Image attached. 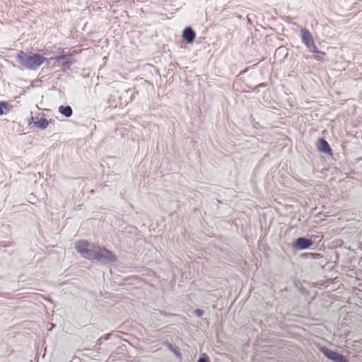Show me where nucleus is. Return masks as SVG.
Instances as JSON below:
<instances>
[{
  "instance_id": "f257e3e1",
  "label": "nucleus",
  "mask_w": 362,
  "mask_h": 362,
  "mask_svg": "<svg viewBox=\"0 0 362 362\" xmlns=\"http://www.w3.org/2000/svg\"><path fill=\"white\" fill-rule=\"evenodd\" d=\"M16 59L23 68L32 71L37 70L44 62L49 64L47 58L32 52L20 50L16 53Z\"/></svg>"
},
{
  "instance_id": "f03ea898",
  "label": "nucleus",
  "mask_w": 362,
  "mask_h": 362,
  "mask_svg": "<svg viewBox=\"0 0 362 362\" xmlns=\"http://www.w3.org/2000/svg\"><path fill=\"white\" fill-rule=\"evenodd\" d=\"M96 261L103 264H112L117 262V256L105 247L97 246Z\"/></svg>"
},
{
  "instance_id": "7ed1b4c3",
  "label": "nucleus",
  "mask_w": 362,
  "mask_h": 362,
  "mask_svg": "<svg viewBox=\"0 0 362 362\" xmlns=\"http://www.w3.org/2000/svg\"><path fill=\"white\" fill-rule=\"evenodd\" d=\"M48 59L49 62L54 60L56 62L60 64L62 66L66 69H69L71 66L75 63V59H74V52L65 54L64 51H62V54L54 57H50Z\"/></svg>"
},
{
  "instance_id": "20e7f679",
  "label": "nucleus",
  "mask_w": 362,
  "mask_h": 362,
  "mask_svg": "<svg viewBox=\"0 0 362 362\" xmlns=\"http://www.w3.org/2000/svg\"><path fill=\"white\" fill-rule=\"evenodd\" d=\"M320 351L329 360L333 362H348L345 356L329 349L325 346L320 347Z\"/></svg>"
},
{
  "instance_id": "39448f33",
  "label": "nucleus",
  "mask_w": 362,
  "mask_h": 362,
  "mask_svg": "<svg viewBox=\"0 0 362 362\" xmlns=\"http://www.w3.org/2000/svg\"><path fill=\"white\" fill-rule=\"evenodd\" d=\"M313 243V241L310 238L299 237L294 240L293 246L296 250H303L310 248Z\"/></svg>"
},
{
  "instance_id": "423d86ee",
  "label": "nucleus",
  "mask_w": 362,
  "mask_h": 362,
  "mask_svg": "<svg viewBox=\"0 0 362 362\" xmlns=\"http://www.w3.org/2000/svg\"><path fill=\"white\" fill-rule=\"evenodd\" d=\"M300 32L301 40L303 43L305 45V47L308 48L310 46H313L315 42L311 33L305 28H301Z\"/></svg>"
},
{
  "instance_id": "0eeeda50",
  "label": "nucleus",
  "mask_w": 362,
  "mask_h": 362,
  "mask_svg": "<svg viewBox=\"0 0 362 362\" xmlns=\"http://www.w3.org/2000/svg\"><path fill=\"white\" fill-rule=\"evenodd\" d=\"M317 148L318 151L321 153L332 155V150L330 148L328 142L323 138H320L317 141Z\"/></svg>"
},
{
  "instance_id": "6e6552de",
  "label": "nucleus",
  "mask_w": 362,
  "mask_h": 362,
  "mask_svg": "<svg viewBox=\"0 0 362 362\" xmlns=\"http://www.w3.org/2000/svg\"><path fill=\"white\" fill-rule=\"evenodd\" d=\"M182 38L187 44L192 43L196 37V33L191 27H186L182 32Z\"/></svg>"
},
{
  "instance_id": "1a4fd4ad",
  "label": "nucleus",
  "mask_w": 362,
  "mask_h": 362,
  "mask_svg": "<svg viewBox=\"0 0 362 362\" xmlns=\"http://www.w3.org/2000/svg\"><path fill=\"white\" fill-rule=\"evenodd\" d=\"M96 253H97V247L93 246L92 248L88 247L87 250L84 251L82 254V256L89 260H96Z\"/></svg>"
},
{
  "instance_id": "9d476101",
  "label": "nucleus",
  "mask_w": 362,
  "mask_h": 362,
  "mask_svg": "<svg viewBox=\"0 0 362 362\" xmlns=\"http://www.w3.org/2000/svg\"><path fill=\"white\" fill-rule=\"evenodd\" d=\"M89 247V243L86 240H80L76 243L75 248L81 255Z\"/></svg>"
},
{
  "instance_id": "9b49d317",
  "label": "nucleus",
  "mask_w": 362,
  "mask_h": 362,
  "mask_svg": "<svg viewBox=\"0 0 362 362\" xmlns=\"http://www.w3.org/2000/svg\"><path fill=\"white\" fill-rule=\"evenodd\" d=\"M59 112L66 117H70L73 114V110L69 105H60Z\"/></svg>"
},
{
  "instance_id": "f8f14e48",
  "label": "nucleus",
  "mask_w": 362,
  "mask_h": 362,
  "mask_svg": "<svg viewBox=\"0 0 362 362\" xmlns=\"http://www.w3.org/2000/svg\"><path fill=\"white\" fill-rule=\"evenodd\" d=\"M35 126L37 127L40 129H45L48 124V120L45 117H41L37 121L34 122Z\"/></svg>"
},
{
  "instance_id": "ddd939ff",
  "label": "nucleus",
  "mask_w": 362,
  "mask_h": 362,
  "mask_svg": "<svg viewBox=\"0 0 362 362\" xmlns=\"http://www.w3.org/2000/svg\"><path fill=\"white\" fill-rule=\"evenodd\" d=\"M320 255L318 253L305 252L301 255L303 258L317 259Z\"/></svg>"
},
{
  "instance_id": "4468645a",
  "label": "nucleus",
  "mask_w": 362,
  "mask_h": 362,
  "mask_svg": "<svg viewBox=\"0 0 362 362\" xmlns=\"http://www.w3.org/2000/svg\"><path fill=\"white\" fill-rule=\"evenodd\" d=\"M8 107V103L6 101H1L0 102V115H2L4 114V109L7 108Z\"/></svg>"
},
{
  "instance_id": "2eb2a0df",
  "label": "nucleus",
  "mask_w": 362,
  "mask_h": 362,
  "mask_svg": "<svg viewBox=\"0 0 362 362\" xmlns=\"http://www.w3.org/2000/svg\"><path fill=\"white\" fill-rule=\"evenodd\" d=\"M325 55V53L324 52L319 50V52L315 54V59L317 61H322Z\"/></svg>"
},
{
  "instance_id": "dca6fc26",
  "label": "nucleus",
  "mask_w": 362,
  "mask_h": 362,
  "mask_svg": "<svg viewBox=\"0 0 362 362\" xmlns=\"http://www.w3.org/2000/svg\"><path fill=\"white\" fill-rule=\"evenodd\" d=\"M168 347L171 351H173L177 356L180 355L179 350L177 348L173 347L170 343H168Z\"/></svg>"
},
{
  "instance_id": "f3484780",
  "label": "nucleus",
  "mask_w": 362,
  "mask_h": 362,
  "mask_svg": "<svg viewBox=\"0 0 362 362\" xmlns=\"http://www.w3.org/2000/svg\"><path fill=\"white\" fill-rule=\"evenodd\" d=\"M13 245V242H5V241L0 242V246L3 247H8Z\"/></svg>"
},
{
  "instance_id": "a211bd4d",
  "label": "nucleus",
  "mask_w": 362,
  "mask_h": 362,
  "mask_svg": "<svg viewBox=\"0 0 362 362\" xmlns=\"http://www.w3.org/2000/svg\"><path fill=\"white\" fill-rule=\"evenodd\" d=\"M308 49L310 52H313L315 54H317V52H319V49H317L315 43L313 45V46H310Z\"/></svg>"
},
{
  "instance_id": "6ab92c4d",
  "label": "nucleus",
  "mask_w": 362,
  "mask_h": 362,
  "mask_svg": "<svg viewBox=\"0 0 362 362\" xmlns=\"http://www.w3.org/2000/svg\"><path fill=\"white\" fill-rule=\"evenodd\" d=\"M194 313L197 317H200L204 314V312L203 310L197 308L194 310Z\"/></svg>"
},
{
  "instance_id": "aec40b11",
  "label": "nucleus",
  "mask_w": 362,
  "mask_h": 362,
  "mask_svg": "<svg viewBox=\"0 0 362 362\" xmlns=\"http://www.w3.org/2000/svg\"><path fill=\"white\" fill-rule=\"evenodd\" d=\"M197 362H210L208 359V358H204V357H200Z\"/></svg>"
},
{
  "instance_id": "412c9836",
  "label": "nucleus",
  "mask_w": 362,
  "mask_h": 362,
  "mask_svg": "<svg viewBox=\"0 0 362 362\" xmlns=\"http://www.w3.org/2000/svg\"><path fill=\"white\" fill-rule=\"evenodd\" d=\"M109 337H110V335L106 334V335L103 336L102 338H103V339L107 340V339H109Z\"/></svg>"
},
{
  "instance_id": "4be33fe9",
  "label": "nucleus",
  "mask_w": 362,
  "mask_h": 362,
  "mask_svg": "<svg viewBox=\"0 0 362 362\" xmlns=\"http://www.w3.org/2000/svg\"><path fill=\"white\" fill-rule=\"evenodd\" d=\"M34 122H35V121H34V117L32 116V117H30V119L28 120V123H29V124H31L32 122H33V123H34Z\"/></svg>"
},
{
  "instance_id": "5701e85b",
  "label": "nucleus",
  "mask_w": 362,
  "mask_h": 362,
  "mask_svg": "<svg viewBox=\"0 0 362 362\" xmlns=\"http://www.w3.org/2000/svg\"><path fill=\"white\" fill-rule=\"evenodd\" d=\"M257 87H262V88L266 87V83H262L259 84L257 86Z\"/></svg>"
},
{
  "instance_id": "b1692460",
  "label": "nucleus",
  "mask_w": 362,
  "mask_h": 362,
  "mask_svg": "<svg viewBox=\"0 0 362 362\" xmlns=\"http://www.w3.org/2000/svg\"><path fill=\"white\" fill-rule=\"evenodd\" d=\"M102 340H103V338H102V337H101V338H100V339L98 340V344L100 345V344H102Z\"/></svg>"
}]
</instances>
